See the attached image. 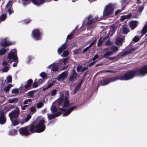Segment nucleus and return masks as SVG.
Returning <instances> with one entry per match:
<instances>
[{"instance_id":"obj_1","label":"nucleus","mask_w":147,"mask_h":147,"mask_svg":"<svg viewBox=\"0 0 147 147\" xmlns=\"http://www.w3.org/2000/svg\"><path fill=\"white\" fill-rule=\"evenodd\" d=\"M138 72L140 74L144 75L147 73V65L144 66L140 69H138L137 71L133 70L129 71V79H132Z\"/></svg>"},{"instance_id":"obj_2","label":"nucleus","mask_w":147,"mask_h":147,"mask_svg":"<svg viewBox=\"0 0 147 147\" xmlns=\"http://www.w3.org/2000/svg\"><path fill=\"white\" fill-rule=\"evenodd\" d=\"M42 34L39 29H35L33 30L31 34L32 37L36 40H39L42 38Z\"/></svg>"},{"instance_id":"obj_3","label":"nucleus","mask_w":147,"mask_h":147,"mask_svg":"<svg viewBox=\"0 0 147 147\" xmlns=\"http://www.w3.org/2000/svg\"><path fill=\"white\" fill-rule=\"evenodd\" d=\"M114 8V6L112 4H108L105 7L103 14L105 16H108L112 14Z\"/></svg>"},{"instance_id":"obj_4","label":"nucleus","mask_w":147,"mask_h":147,"mask_svg":"<svg viewBox=\"0 0 147 147\" xmlns=\"http://www.w3.org/2000/svg\"><path fill=\"white\" fill-rule=\"evenodd\" d=\"M45 122L44 119L40 120L38 124L36 125V127L37 129L38 133H40L44 131L46 128V126L45 123Z\"/></svg>"},{"instance_id":"obj_5","label":"nucleus","mask_w":147,"mask_h":147,"mask_svg":"<svg viewBox=\"0 0 147 147\" xmlns=\"http://www.w3.org/2000/svg\"><path fill=\"white\" fill-rule=\"evenodd\" d=\"M115 81L117 80H129V72L120 74L117 76L114 77Z\"/></svg>"},{"instance_id":"obj_6","label":"nucleus","mask_w":147,"mask_h":147,"mask_svg":"<svg viewBox=\"0 0 147 147\" xmlns=\"http://www.w3.org/2000/svg\"><path fill=\"white\" fill-rule=\"evenodd\" d=\"M20 113V111L19 108L16 107L15 109L9 113V116L10 120H11V119H13L17 118Z\"/></svg>"},{"instance_id":"obj_7","label":"nucleus","mask_w":147,"mask_h":147,"mask_svg":"<svg viewBox=\"0 0 147 147\" xmlns=\"http://www.w3.org/2000/svg\"><path fill=\"white\" fill-rule=\"evenodd\" d=\"M36 124V121H34L30 125L27 126L28 131L30 134L35 132L38 133Z\"/></svg>"},{"instance_id":"obj_8","label":"nucleus","mask_w":147,"mask_h":147,"mask_svg":"<svg viewBox=\"0 0 147 147\" xmlns=\"http://www.w3.org/2000/svg\"><path fill=\"white\" fill-rule=\"evenodd\" d=\"M114 77L105 78L102 80L99 83L100 85L104 86L107 85L111 82L115 81Z\"/></svg>"},{"instance_id":"obj_9","label":"nucleus","mask_w":147,"mask_h":147,"mask_svg":"<svg viewBox=\"0 0 147 147\" xmlns=\"http://www.w3.org/2000/svg\"><path fill=\"white\" fill-rule=\"evenodd\" d=\"M19 131L20 133L22 136H28L30 134V133L28 131L27 126L20 128Z\"/></svg>"},{"instance_id":"obj_10","label":"nucleus","mask_w":147,"mask_h":147,"mask_svg":"<svg viewBox=\"0 0 147 147\" xmlns=\"http://www.w3.org/2000/svg\"><path fill=\"white\" fill-rule=\"evenodd\" d=\"M77 75V74L76 73L75 69L74 68L71 71L70 74L69 76V80L70 81H75Z\"/></svg>"},{"instance_id":"obj_11","label":"nucleus","mask_w":147,"mask_h":147,"mask_svg":"<svg viewBox=\"0 0 147 147\" xmlns=\"http://www.w3.org/2000/svg\"><path fill=\"white\" fill-rule=\"evenodd\" d=\"M15 51L12 50L8 55V58L9 59H13L14 61H16L18 59L17 56L15 55Z\"/></svg>"},{"instance_id":"obj_12","label":"nucleus","mask_w":147,"mask_h":147,"mask_svg":"<svg viewBox=\"0 0 147 147\" xmlns=\"http://www.w3.org/2000/svg\"><path fill=\"white\" fill-rule=\"evenodd\" d=\"M33 83V80L32 79H30L26 82V84L25 85L24 87L25 88L26 91V90L30 89L31 88H32L31 86V85Z\"/></svg>"},{"instance_id":"obj_13","label":"nucleus","mask_w":147,"mask_h":147,"mask_svg":"<svg viewBox=\"0 0 147 147\" xmlns=\"http://www.w3.org/2000/svg\"><path fill=\"white\" fill-rule=\"evenodd\" d=\"M5 115L2 111L0 112V124L3 125L6 122V119Z\"/></svg>"},{"instance_id":"obj_14","label":"nucleus","mask_w":147,"mask_h":147,"mask_svg":"<svg viewBox=\"0 0 147 147\" xmlns=\"http://www.w3.org/2000/svg\"><path fill=\"white\" fill-rule=\"evenodd\" d=\"M68 75V72L67 71H66L62 72L58 77L57 80L60 81V80H64L66 78Z\"/></svg>"},{"instance_id":"obj_15","label":"nucleus","mask_w":147,"mask_h":147,"mask_svg":"<svg viewBox=\"0 0 147 147\" xmlns=\"http://www.w3.org/2000/svg\"><path fill=\"white\" fill-rule=\"evenodd\" d=\"M77 106H74L68 108L66 112L64 113L63 114V116H67L71 112L77 107Z\"/></svg>"},{"instance_id":"obj_16","label":"nucleus","mask_w":147,"mask_h":147,"mask_svg":"<svg viewBox=\"0 0 147 147\" xmlns=\"http://www.w3.org/2000/svg\"><path fill=\"white\" fill-rule=\"evenodd\" d=\"M139 22L136 21H131L129 23L130 27L132 30L134 29L138 25Z\"/></svg>"},{"instance_id":"obj_17","label":"nucleus","mask_w":147,"mask_h":147,"mask_svg":"<svg viewBox=\"0 0 147 147\" xmlns=\"http://www.w3.org/2000/svg\"><path fill=\"white\" fill-rule=\"evenodd\" d=\"M1 45L4 47H6L10 46L11 44V43L7 42L6 39L2 40L0 44Z\"/></svg>"},{"instance_id":"obj_18","label":"nucleus","mask_w":147,"mask_h":147,"mask_svg":"<svg viewBox=\"0 0 147 147\" xmlns=\"http://www.w3.org/2000/svg\"><path fill=\"white\" fill-rule=\"evenodd\" d=\"M124 39V37L123 36H122L121 37L120 36H118L115 41L116 44L117 45H121L122 42Z\"/></svg>"},{"instance_id":"obj_19","label":"nucleus","mask_w":147,"mask_h":147,"mask_svg":"<svg viewBox=\"0 0 147 147\" xmlns=\"http://www.w3.org/2000/svg\"><path fill=\"white\" fill-rule=\"evenodd\" d=\"M70 101L68 98L66 96L64 99V100L62 105V108L63 107H68L69 106Z\"/></svg>"},{"instance_id":"obj_20","label":"nucleus","mask_w":147,"mask_h":147,"mask_svg":"<svg viewBox=\"0 0 147 147\" xmlns=\"http://www.w3.org/2000/svg\"><path fill=\"white\" fill-rule=\"evenodd\" d=\"M92 18V16L90 15H89L88 17V22H87L86 25L88 27H89L93 23V21L90 19Z\"/></svg>"},{"instance_id":"obj_21","label":"nucleus","mask_w":147,"mask_h":147,"mask_svg":"<svg viewBox=\"0 0 147 147\" xmlns=\"http://www.w3.org/2000/svg\"><path fill=\"white\" fill-rule=\"evenodd\" d=\"M147 32V22L145 23V24L144 27L142 28L141 33V34L143 35L144 34Z\"/></svg>"},{"instance_id":"obj_22","label":"nucleus","mask_w":147,"mask_h":147,"mask_svg":"<svg viewBox=\"0 0 147 147\" xmlns=\"http://www.w3.org/2000/svg\"><path fill=\"white\" fill-rule=\"evenodd\" d=\"M51 66H53V67L51 68L52 71L54 72L57 71L58 70L59 68L57 66L55 65H54L53 64L50 65L49 67Z\"/></svg>"},{"instance_id":"obj_23","label":"nucleus","mask_w":147,"mask_h":147,"mask_svg":"<svg viewBox=\"0 0 147 147\" xmlns=\"http://www.w3.org/2000/svg\"><path fill=\"white\" fill-rule=\"evenodd\" d=\"M63 96H61L58 99L57 102H58V106H60L61 105L63 102Z\"/></svg>"},{"instance_id":"obj_24","label":"nucleus","mask_w":147,"mask_h":147,"mask_svg":"<svg viewBox=\"0 0 147 147\" xmlns=\"http://www.w3.org/2000/svg\"><path fill=\"white\" fill-rule=\"evenodd\" d=\"M18 100V98H15L12 99H9L8 100V102L9 103H17Z\"/></svg>"},{"instance_id":"obj_25","label":"nucleus","mask_w":147,"mask_h":147,"mask_svg":"<svg viewBox=\"0 0 147 147\" xmlns=\"http://www.w3.org/2000/svg\"><path fill=\"white\" fill-rule=\"evenodd\" d=\"M8 49H6L4 48H2L0 49V55H2L5 54Z\"/></svg>"},{"instance_id":"obj_26","label":"nucleus","mask_w":147,"mask_h":147,"mask_svg":"<svg viewBox=\"0 0 147 147\" xmlns=\"http://www.w3.org/2000/svg\"><path fill=\"white\" fill-rule=\"evenodd\" d=\"M108 38V37H104L103 39L102 40H101L102 37H100V38L99 39L98 43L97 44V45L98 47H100L101 46L102 43V41L105 40V38Z\"/></svg>"},{"instance_id":"obj_27","label":"nucleus","mask_w":147,"mask_h":147,"mask_svg":"<svg viewBox=\"0 0 147 147\" xmlns=\"http://www.w3.org/2000/svg\"><path fill=\"white\" fill-rule=\"evenodd\" d=\"M17 130L16 129H11L9 131V134L11 135H16L17 133Z\"/></svg>"},{"instance_id":"obj_28","label":"nucleus","mask_w":147,"mask_h":147,"mask_svg":"<svg viewBox=\"0 0 147 147\" xmlns=\"http://www.w3.org/2000/svg\"><path fill=\"white\" fill-rule=\"evenodd\" d=\"M121 57L120 56L119 54L115 57H111L109 58V59L110 60H115V61H116L119 60Z\"/></svg>"},{"instance_id":"obj_29","label":"nucleus","mask_w":147,"mask_h":147,"mask_svg":"<svg viewBox=\"0 0 147 147\" xmlns=\"http://www.w3.org/2000/svg\"><path fill=\"white\" fill-rule=\"evenodd\" d=\"M13 85L12 84H9L7 86L4 88L3 90L5 92H7L9 91L11 87Z\"/></svg>"},{"instance_id":"obj_30","label":"nucleus","mask_w":147,"mask_h":147,"mask_svg":"<svg viewBox=\"0 0 147 147\" xmlns=\"http://www.w3.org/2000/svg\"><path fill=\"white\" fill-rule=\"evenodd\" d=\"M110 49L113 51V52L115 53L118 50V48L115 46H113L110 47Z\"/></svg>"},{"instance_id":"obj_31","label":"nucleus","mask_w":147,"mask_h":147,"mask_svg":"<svg viewBox=\"0 0 147 147\" xmlns=\"http://www.w3.org/2000/svg\"><path fill=\"white\" fill-rule=\"evenodd\" d=\"M10 110V109L9 107L8 106V107H6L4 109L1 110L0 111V112H1L2 111L4 113V114H5H5L7 112L9 111Z\"/></svg>"},{"instance_id":"obj_32","label":"nucleus","mask_w":147,"mask_h":147,"mask_svg":"<svg viewBox=\"0 0 147 147\" xmlns=\"http://www.w3.org/2000/svg\"><path fill=\"white\" fill-rule=\"evenodd\" d=\"M12 122L13 125L12 126H15L19 124V122L17 120H13V119H12L11 120Z\"/></svg>"},{"instance_id":"obj_33","label":"nucleus","mask_w":147,"mask_h":147,"mask_svg":"<svg viewBox=\"0 0 147 147\" xmlns=\"http://www.w3.org/2000/svg\"><path fill=\"white\" fill-rule=\"evenodd\" d=\"M74 31L71 32L69 35L67 36V39H72L73 36H74Z\"/></svg>"},{"instance_id":"obj_34","label":"nucleus","mask_w":147,"mask_h":147,"mask_svg":"<svg viewBox=\"0 0 147 147\" xmlns=\"http://www.w3.org/2000/svg\"><path fill=\"white\" fill-rule=\"evenodd\" d=\"M113 54V52L109 51L105 53L102 56L104 58H107L108 56H109Z\"/></svg>"},{"instance_id":"obj_35","label":"nucleus","mask_w":147,"mask_h":147,"mask_svg":"<svg viewBox=\"0 0 147 147\" xmlns=\"http://www.w3.org/2000/svg\"><path fill=\"white\" fill-rule=\"evenodd\" d=\"M128 30L126 27L123 26L122 29V33L123 34H127L128 32Z\"/></svg>"},{"instance_id":"obj_36","label":"nucleus","mask_w":147,"mask_h":147,"mask_svg":"<svg viewBox=\"0 0 147 147\" xmlns=\"http://www.w3.org/2000/svg\"><path fill=\"white\" fill-rule=\"evenodd\" d=\"M51 110L53 113L57 111V109L55 106H52L51 107Z\"/></svg>"},{"instance_id":"obj_37","label":"nucleus","mask_w":147,"mask_h":147,"mask_svg":"<svg viewBox=\"0 0 147 147\" xmlns=\"http://www.w3.org/2000/svg\"><path fill=\"white\" fill-rule=\"evenodd\" d=\"M56 117L55 114H51L48 115V118L49 120H51V119L54 118Z\"/></svg>"},{"instance_id":"obj_38","label":"nucleus","mask_w":147,"mask_h":147,"mask_svg":"<svg viewBox=\"0 0 147 147\" xmlns=\"http://www.w3.org/2000/svg\"><path fill=\"white\" fill-rule=\"evenodd\" d=\"M6 18V16L4 14H2L0 17V20L1 21L5 20Z\"/></svg>"},{"instance_id":"obj_39","label":"nucleus","mask_w":147,"mask_h":147,"mask_svg":"<svg viewBox=\"0 0 147 147\" xmlns=\"http://www.w3.org/2000/svg\"><path fill=\"white\" fill-rule=\"evenodd\" d=\"M129 18V14L127 15H124L121 16V18L120 19V20L121 21H123L126 19Z\"/></svg>"},{"instance_id":"obj_40","label":"nucleus","mask_w":147,"mask_h":147,"mask_svg":"<svg viewBox=\"0 0 147 147\" xmlns=\"http://www.w3.org/2000/svg\"><path fill=\"white\" fill-rule=\"evenodd\" d=\"M44 103L41 102H38L36 104V107L38 108H40L44 105Z\"/></svg>"},{"instance_id":"obj_41","label":"nucleus","mask_w":147,"mask_h":147,"mask_svg":"<svg viewBox=\"0 0 147 147\" xmlns=\"http://www.w3.org/2000/svg\"><path fill=\"white\" fill-rule=\"evenodd\" d=\"M40 75L43 79H45L47 76V75L45 72H41L40 74Z\"/></svg>"},{"instance_id":"obj_42","label":"nucleus","mask_w":147,"mask_h":147,"mask_svg":"<svg viewBox=\"0 0 147 147\" xmlns=\"http://www.w3.org/2000/svg\"><path fill=\"white\" fill-rule=\"evenodd\" d=\"M90 19L93 21V23H95L96 21L99 20V18L97 16H95V17L93 18V16H92V18Z\"/></svg>"},{"instance_id":"obj_43","label":"nucleus","mask_w":147,"mask_h":147,"mask_svg":"<svg viewBox=\"0 0 147 147\" xmlns=\"http://www.w3.org/2000/svg\"><path fill=\"white\" fill-rule=\"evenodd\" d=\"M129 54V51H127L123 53H121L119 54L120 56L121 57L126 56Z\"/></svg>"},{"instance_id":"obj_44","label":"nucleus","mask_w":147,"mask_h":147,"mask_svg":"<svg viewBox=\"0 0 147 147\" xmlns=\"http://www.w3.org/2000/svg\"><path fill=\"white\" fill-rule=\"evenodd\" d=\"M39 85L38 83L36 81V79L34 81V83L32 85V88H36Z\"/></svg>"},{"instance_id":"obj_45","label":"nucleus","mask_w":147,"mask_h":147,"mask_svg":"<svg viewBox=\"0 0 147 147\" xmlns=\"http://www.w3.org/2000/svg\"><path fill=\"white\" fill-rule=\"evenodd\" d=\"M57 90L55 89L52 90L51 92V95L52 96L55 95L57 93Z\"/></svg>"},{"instance_id":"obj_46","label":"nucleus","mask_w":147,"mask_h":147,"mask_svg":"<svg viewBox=\"0 0 147 147\" xmlns=\"http://www.w3.org/2000/svg\"><path fill=\"white\" fill-rule=\"evenodd\" d=\"M35 90H32L28 93V96L31 97H33L34 94Z\"/></svg>"},{"instance_id":"obj_47","label":"nucleus","mask_w":147,"mask_h":147,"mask_svg":"<svg viewBox=\"0 0 147 147\" xmlns=\"http://www.w3.org/2000/svg\"><path fill=\"white\" fill-rule=\"evenodd\" d=\"M69 54V52L68 51H64L61 56L63 55L64 57L67 56Z\"/></svg>"},{"instance_id":"obj_48","label":"nucleus","mask_w":147,"mask_h":147,"mask_svg":"<svg viewBox=\"0 0 147 147\" xmlns=\"http://www.w3.org/2000/svg\"><path fill=\"white\" fill-rule=\"evenodd\" d=\"M140 38L138 36H135V37L133 39V40L134 42H136L138 41L140 39Z\"/></svg>"},{"instance_id":"obj_49","label":"nucleus","mask_w":147,"mask_h":147,"mask_svg":"<svg viewBox=\"0 0 147 147\" xmlns=\"http://www.w3.org/2000/svg\"><path fill=\"white\" fill-rule=\"evenodd\" d=\"M30 111L32 113H33L36 112V110L34 107L32 106L30 108Z\"/></svg>"},{"instance_id":"obj_50","label":"nucleus","mask_w":147,"mask_h":147,"mask_svg":"<svg viewBox=\"0 0 147 147\" xmlns=\"http://www.w3.org/2000/svg\"><path fill=\"white\" fill-rule=\"evenodd\" d=\"M7 80L8 83H11L12 82V78L11 76H8L7 78Z\"/></svg>"},{"instance_id":"obj_51","label":"nucleus","mask_w":147,"mask_h":147,"mask_svg":"<svg viewBox=\"0 0 147 147\" xmlns=\"http://www.w3.org/2000/svg\"><path fill=\"white\" fill-rule=\"evenodd\" d=\"M31 117V115L29 114L26 117L25 119V121L26 122H27Z\"/></svg>"},{"instance_id":"obj_52","label":"nucleus","mask_w":147,"mask_h":147,"mask_svg":"<svg viewBox=\"0 0 147 147\" xmlns=\"http://www.w3.org/2000/svg\"><path fill=\"white\" fill-rule=\"evenodd\" d=\"M80 88V87L76 85L74 89V94H75L78 91Z\"/></svg>"},{"instance_id":"obj_53","label":"nucleus","mask_w":147,"mask_h":147,"mask_svg":"<svg viewBox=\"0 0 147 147\" xmlns=\"http://www.w3.org/2000/svg\"><path fill=\"white\" fill-rule=\"evenodd\" d=\"M13 4L12 1H9L6 5V7H9L10 6L11 7Z\"/></svg>"},{"instance_id":"obj_54","label":"nucleus","mask_w":147,"mask_h":147,"mask_svg":"<svg viewBox=\"0 0 147 147\" xmlns=\"http://www.w3.org/2000/svg\"><path fill=\"white\" fill-rule=\"evenodd\" d=\"M82 65H78L76 67V69L77 72H79L80 70L82 69Z\"/></svg>"},{"instance_id":"obj_55","label":"nucleus","mask_w":147,"mask_h":147,"mask_svg":"<svg viewBox=\"0 0 147 147\" xmlns=\"http://www.w3.org/2000/svg\"><path fill=\"white\" fill-rule=\"evenodd\" d=\"M9 70V68L7 66H5L3 68L2 70L3 72H5L7 71L8 70Z\"/></svg>"},{"instance_id":"obj_56","label":"nucleus","mask_w":147,"mask_h":147,"mask_svg":"<svg viewBox=\"0 0 147 147\" xmlns=\"http://www.w3.org/2000/svg\"><path fill=\"white\" fill-rule=\"evenodd\" d=\"M61 48L64 51L67 48V46L65 43L63 44L61 47Z\"/></svg>"},{"instance_id":"obj_57","label":"nucleus","mask_w":147,"mask_h":147,"mask_svg":"<svg viewBox=\"0 0 147 147\" xmlns=\"http://www.w3.org/2000/svg\"><path fill=\"white\" fill-rule=\"evenodd\" d=\"M31 21V20L30 19H25L24 20L23 22L24 24H27L29 23Z\"/></svg>"},{"instance_id":"obj_58","label":"nucleus","mask_w":147,"mask_h":147,"mask_svg":"<svg viewBox=\"0 0 147 147\" xmlns=\"http://www.w3.org/2000/svg\"><path fill=\"white\" fill-rule=\"evenodd\" d=\"M19 90L18 89L15 88L12 90V92L15 94H17L18 93Z\"/></svg>"},{"instance_id":"obj_59","label":"nucleus","mask_w":147,"mask_h":147,"mask_svg":"<svg viewBox=\"0 0 147 147\" xmlns=\"http://www.w3.org/2000/svg\"><path fill=\"white\" fill-rule=\"evenodd\" d=\"M80 50V49H76L73 51L74 54L76 55L79 53V51Z\"/></svg>"},{"instance_id":"obj_60","label":"nucleus","mask_w":147,"mask_h":147,"mask_svg":"<svg viewBox=\"0 0 147 147\" xmlns=\"http://www.w3.org/2000/svg\"><path fill=\"white\" fill-rule=\"evenodd\" d=\"M127 1L126 0H121V5L123 6L126 4H127Z\"/></svg>"},{"instance_id":"obj_61","label":"nucleus","mask_w":147,"mask_h":147,"mask_svg":"<svg viewBox=\"0 0 147 147\" xmlns=\"http://www.w3.org/2000/svg\"><path fill=\"white\" fill-rule=\"evenodd\" d=\"M96 39H95L88 46L90 48L93 46L94 44L96 41Z\"/></svg>"},{"instance_id":"obj_62","label":"nucleus","mask_w":147,"mask_h":147,"mask_svg":"<svg viewBox=\"0 0 147 147\" xmlns=\"http://www.w3.org/2000/svg\"><path fill=\"white\" fill-rule=\"evenodd\" d=\"M63 51V50L60 47L58 49V52L59 54H61Z\"/></svg>"},{"instance_id":"obj_63","label":"nucleus","mask_w":147,"mask_h":147,"mask_svg":"<svg viewBox=\"0 0 147 147\" xmlns=\"http://www.w3.org/2000/svg\"><path fill=\"white\" fill-rule=\"evenodd\" d=\"M143 9V8L142 7H140L139 9V11H138L137 12V13H136L137 14H138L139 13H140L142 11Z\"/></svg>"},{"instance_id":"obj_64","label":"nucleus","mask_w":147,"mask_h":147,"mask_svg":"<svg viewBox=\"0 0 147 147\" xmlns=\"http://www.w3.org/2000/svg\"><path fill=\"white\" fill-rule=\"evenodd\" d=\"M62 113V112L61 111L59 112L55 113V116H56V117H57L59 115H61Z\"/></svg>"}]
</instances>
